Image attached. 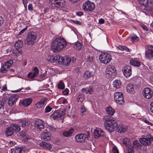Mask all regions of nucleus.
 I'll return each instance as SVG.
<instances>
[{"label": "nucleus", "instance_id": "0e129e2a", "mask_svg": "<svg viewBox=\"0 0 153 153\" xmlns=\"http://www.w3.org/2000/svg\"><path fill=\"white\" fill-rule=\"evenodd\" d=\"M144 122L148 125L150 126H152L153 125L151 123L149 122L148 120H144Z\"/></svg>", "mask_w": 153, "mask_h": 153}, {"label": "nucleus", "instance_id": "b1692460", "mask_svg": "<svg viewBox=\"0 0 153 153\" xmlns=\"http://www.w3.org/2000/svg\"><path fill=\"white\" fill-rule=\"evenodd\" d=\"M47 100V99L46 98H44L42 99L39 102L36 103V107L38 108H41L45 103Z\"/></svg>", "mask_w": 153, "mask_h": 153}, {"label": "nucleus", "instance_id": "09e8293b", "mask_svg": "<svg viewBox=\"0 0 153 153\" xmlns=\"http://www.w3.org/2000/svg\"><path fill=\"white\" fill-rule=\"evenodd\" d=\"M112 151L113 153H119L118 149L117 147L115 146L113 147Z\"/></svg>", "mask_w": 153, "mask_h": 153}, {"label": "nucleus", "instance_id": "c03bdc74", "mask_svg": "<svg viewBox=\"0 0 153 153\" xmlns=\"http://www.w3.org/2000/svg\"><path fill=\"white\" fill-rule=\"evenodd\" d=\"M131 41L132 42L138 40V37L135 34L131 35L130 36Z\"/></svg>", "mask_w": 153, "mask_h": 153}, {"label": "nucleus", "instance_id": "4be33fe9", "mask_svg": "<svg viewBox=\"0 0 153 153\" xmlns=\"http://www.w3.org/2000/svg\"><path fill=\"white\" fill-rule=\"evenodd\" d=\"M94 137L98 138L100 137L103 136L104 135V132L100 128H97L94 131Z\"/></svg>", "mask_w": 153, "mask_h": 153}, {"label": "nucleus", "instance_id": "c9c22d12", "mask_svg": "<svg viewBox=\"0 0 153 153\" xmlns=\"http://www.w3.org/2000/svg\"><path fill=\"white\" fill-rule=\"evenodd\" d=\"M82 91L85 92L86 94H91L93 92V88L91 87L86 88H82Z\"/></svg>", "mask_w": 153, "mask_h": 153}, {"label": "nucleus", "instance_id": "a19ab883", "mask_svg": "<svg viewBox=\"0 0 153 153\" xmlns=\"http://www.w3.org/2000/svg\"><path fill=\"white\" fill-rule=\"evenodd\" d=\"M78 101L82 102L84 100V95L83 94H79L77 97Z\"/></svg>", "mask_w": 153, "mask_h": 153}, {"label": "nucleus", "instance_id": "79ce46f5", "mask_svg": "<svg viewBox=\"0 0 153 153\" xmlns=\"http://www.w3.org/2000/svg\"><path fill=\"white\" fill-rule=\"evenodd\" d=\"M94 59V57L93 56H89L87 57V61L88 62L92 63L93 62V61Z\"/></svg>", "mask_w": 153, "mask_h": 153}, {"label": "nucleus", "instance_id": "7c9ffc66", "mask_svg": "<svg viewBox=\"0 0 153 153\" xmlns=\"http://www.w3.org/2000/svg\"><path fill=\"white\" fill-rule=\"evenodd\" d=\"M127 91L129 93H134V90L133 85L131 84H129L126 86Z\"/></svg>", "mask_w": 153, "mask_h": 153}, {"label": "nucleus", "instance_id": "052dcab7", "mask_svg": "<svg viewBox=\"0 0 153 153\" xmlns=\"http://www.w3.org/2000/svg\"><path fill=\"white\" fill-rule=\"evenodd\" d=\"M22 1L25 7H26L27 6V0H22Z\"/></svg>", "mask_w": 153, "mask_h": 153}, {"label": "nucleus", "instance_id": "9d476101", "mask_svg": "<svg viewBox=\"0 0 153 153\" xmlns=\"http://www.w3.org/2000/svg\"><path fill=\"white\" fill-rule=\"evenodd\" d=\"M104 125L105 129L110 133L114 132V128H117V121H116V123L114 124L104 123Z\"/></svg>", "mask_w": 153, "mask_h": 153}, {"label": "nucleus", "instance_id": "e433bc0d", "mask_svg": "<svg viewBox=\"0 0 153 153\" xmlns=\"http://www.w3.org/2000/svg\"><path fill=\"white\" fill-rule=\"evenodd\" d=\"M82 47V44L79 42H77L75 44L74 48L76 50H80L81 49Z\"/></svg>", "mask_w": 153, "mask_h": 153}, {"label": "nucleus", "instance_id": "393cba45", "mask_svg": "<svg viewBox=\"0 0 153 153\" xmlns=\"http://www.w3.org/2000/svg\"><path fill=\"white\" fill-rule=\"evenodd\" d=\"M145 56L147 59L153 60V51L147 50L145 53Z\"/></svg>", "mask_w": 153, "mask_h": 153}, {"label": "nucleus", "instance_id": "37998d69", "mask_svg": "<svg viewBox=\"0 0 153 153\" xmlns=\"http://www.w3.org/2000/svg\"><path fill=\"white\" fill-rule=\"evenodd\" d=\"M4 102L1 100H0V113H2L4 111Z\"/></svg>", "mask_w": 153, "mask_h": 153}, {"label": "nucleus", "instance_id": "473e14b6", "mask_svg": "<svg viewBox=\"0 0 153 153\" xmlns=\"http://www.w3.org/2000/svg\"><path fill=\"white\" fill-rule=\"evenodd\" d=\"M30 123V121L28 120H23L19 122V125L20 126L24 127L27 126Z\"/></svg>", "mask_w": 153, "mask_h": 153}, {"label": "nucleus", "instance_id": "72a5a7b5", "mask_svg": "<svg viewBox=\"0 0 153 153\" xmlns=\"http://www.w3.org/2000/svg\"><path fill=\"white\" fill-rule=\"evenodd\" d=\"M113 85L114 87L116 88H120L121 86V83L120 80L117 79L113 82Z\"/></svg>", "mask_w": 153, "mask_h": 153}, {"label": "nucleus", "instance_id": "e2e57ef3", "mask_svg": "<svg viewBox=\"0 0 153 153\" xmlns=\"http://www.w3.org/2000/svg\"><path fill=\"white\" fill-rule=\"evenodd\" d=\"M63 135L64 136H66V137H68V136L71 135L68 132V131H65V132H63Z\"/></svg>", "mask_w": 153, "mask_h": 153}, {"label": "nucleus", "instance_id": "9b49d317", "mask_svg": "<svg viewBox=\"0 0 153 153\" xmlns=\"http://www.w3.org/2000/svg\"><path fill=\"white\" fill-rule=\"evenodd\" d=\"M142 94L146 98L150 99L153 95V91L151 89L146 88L143 90Z\"/></svg>", "mask_w": 153, "mask_h": 153}, {"label": "nucleus", "instance_id": "6e6552de", "mask_svg": "<svg viewBox=\"0 0 153 153\" xmlns=\"http://www.w3.org/2000/svg\"><path fill=\"white\" fill-rule=\"evenodd\" d=\"M95 8V5L94 3L87 1L83 4L82 8L83 10L87 12H89L93 10Z\"/></svg>", "mask_w": 153, "mask_h": 153}, {"label": "nucleus", "instance_id": "a18cd8bd", "mask_svg": "<svg viewBox=\"0 0 153 153\" xmlns=\"http://www.w3.org/2000/svg\"><path fill=\"white\" fill-rule=\"evenodd\" d=\"M20 136L23 137H25L27 139H28L27 137V134L26 131L25 130H23L20 133Z\"/></svg>", "mask_w": 153, "mask_h": 153}, {"label": "nucleus", "instance_id": "2f4dec72", "mask_svg": "<svg viewBox=\"0 0 153 153\" xmlns=\"http://www.w3.org/2000/svg\"><path fill=\"white\" fill-rule=\"evenodd\" d=\"M39 145L43 147L44 148L48 149H50L52 147V145L50 143H46L43 141L40 143Z\"/></svg>", "mask_w": 153, "mask_h": 153}, {"label": "nucleus", "instance_id": "cd10ccee", "mask_svg": "<svg viewBox=\"0 0 153 153\" xmlns=\"http://www.w3.org/2000/svg\"><path fill=\"white\" fill-rule=\"evenodd\" d=\"M32 99L30 98H27L25 99L22 102V104L25 106L29 105L31 103Z\"/></svg>", "mask_w": 153, "mask_h": 153}, {"label": "nucleus", "instance_id": "603ef678", "mask_svg": "<svg viewBox=\"0 0 153 153\" xmlns=\"http://www.w3.org/2000/svg\"><path fill=\"white\" fill-rule=\"evenodd\" d=\"M140 25L141 27L144 30H145L146 31H148L149 30L148 28L145 25L142 24H140Z\"/></svg>", "mask_w": 153, "mask_h": 153}, {"label": "nucleus", "instance_id": "f03ea898", "mask_svg": "<svg viewBox=\"0 0 153 153\" xmlns=\"http://www.w3.org/2000/svg\"><path fill=\"white\" fill-rule=\"evenodd\" d=\"M38 34V33L33 31L29 32L27 36L25 44L27 45H33L36 41Z\"/></svg>", "mask_w": 153, "mask_h": 153}, {"label": "nucleus", "instance_id": "bf43d9fd", "mask_svg": "<svg viewBox=\"0 0 153 153\" xmlns=\"http://www.w3.org/2000/svg\"><path fill=\"white\" fill-rule=\"evenodd\" d=\"M72 21L73 22H74V23L78 25H80L81 24V23L80 22L78 21V20H72Z\"/></svg>", "mask_w": 153, "mask_h": 153}, {"label": "nucleus", "instance_id": "8fccbe9b", "mask_svg": "<svg viewBox=\"0 0 153 153\" xmlns=\"http://www.w3.org/2000/svg\"><path fill=\"white\" fill-rule=\"evenodd\" d=\"M8 70V69H7L6 68H5L4 66L3 65L0 69V71L3 73H5Z\"/></svg>", "mask_w": 153, "mask_h": 153}, {"label": "nucleus", "instance_id": "412c9836", "mask_svg": "<svg viewBox=\"0 0 153 153\" xmlns=\"http://www.w3.org/2000/svg\"><path fill=\"white\" fill-rule=\"evenodd\" d=\"M140 143L143 145L146 146H149L151 143L152 141L149 138H142L139 140Z\"/></svg>", "mask_w": 153, "mask_h": 153}, {"label": "nucleus", "instance_id": "f8f14e48", "mask_svg": "<svg viewBox=\"0 0 153 153\" xmlns=\"http://www.w3.org/2000/svg\"><path fill=\"white\" fill-rule=\"evenodd\" d=\"M70 58L67 56L63 57L59 55V58H58V62L59 64H64L67 65L71 62Z\"/></svg>", "mask_w": 153, "mask_h": 153}, {"label": "nucleus", "instance_id": "dca6fc26", "mask_svg": "<svg viewBox=\"0 0 153 153\" xmlns=\"http://www.w3.org/2000/svg\"><path fill=\"white\" fill-rule=\"evenodd\" d=\"M19 98V96L17 94L10 96L8 99L7 103L9 106H11L14 104Z\"/></svg>", "mask_w": 153, "mask_h": 153}, {"label": "nucleus", "instance_id": "4468645a", "mask_svg": "<svg viewBox=\"0 0 153 153\" xmlns=\"http://www.w3.org/2000/svg\"><path fill=\"white\" fill-rule=\"evenodd\" d=\"M87 138V136L85 134L81 133L76 135L75 137V139L76 142L82 143L84 142Z\"/></svg>", "mask_w": 153, "mask_h": 153}, {"label": "nucleus", "instance_id": "3c124183", "mask_svg": "<svg viewBox=\"0 0 153 153\" xmlns=\"http://www.w3.org/2000/svg\"><path fill=\"white\" fill-rule=\"evenodd\" d=\"M52 108L49 106H47L45 109V113H48L51 111Z\"/></svg>", "mask_w": 153, "mask_h": 153}, {"label": "nucleus", "instance_id": "13d9d810", "mask_svg": "<svg viewBox=\"0 0 153 153\" xmlns=\"http://www.w3.org/2000/svg\"><path fill=\"white\" fill-rule=\"evenodd\" d=\"M148 50L150 51H153V45H149L147 46Z\"/></svg>", "mask_w": 153, "mask_h": 153}, {"label": "nucleus", "instance_id": "0eeeda50", "mask_svg": "<svg viewBox=\"0 0 153 153\" xmlns=\"http://www.w3.org/2000/svg\"><path fill=\"white\" fill-rule=\"evenodd\" d=\"M99 59L101 62L107 64L111 61V56L109 53H103L100 55Z\"/></svg>", "mask_w": 153, "mask_h": 153}, {"label": "nucleus", "instance_id": "6ab92c4d", "mask_svg": "<svg viewBox=\"0 0 153 153\" xmlns=\"http://www.w3.org/2000/svg\"><path fill=\"white\" fill-rule=\"evenodd\" d=\"M33 73L29 72L28 74V77L29 78L33 79L35 78L39 73V70L37 67H35L33 70Z\"/></svg>", "mask_w": 153, "mask_h": 153}, {"label": "nucleus", "instance_id": "aec40b11", "mask_svg": "<svg viewBox=\"0 0 153 153\" xmlns=\"http://www.w3.org/2000/svg\"><path fill=\"white\" fill-rule=\"evenodd\" d=\"M59 58V55H56L55 56H48L46 58V60L51 63H56L58 62V58Z\"/></svg>", "mask_w": 153, "mask_h": 153}, {"label": "nucleus", "instance_id": "5fc2aeb1", "mask_svg": "<svg viewBox=\"0 0 153 153\" xmlns=\"http://www.w3.org/2000/svg\"><path fill=\"white\" fill-rule=\"evenodd\" d=\"M5 67V68H6L7 69L9 70L10 67V65L7 62L5 63L3 65Z\"/></svg>", "mask_w": 153, "mask_h": 153}, {"label": "nucleus", "instance_id": "c85d7f7f", "mask_svg": "<svg viewBox=\"0 0 153 153\" xmlns=\"http://www.w3.org/2000/svg\"><path fill=\"white\" fill-rule=\"evenodd\" d=\"M105 111L106 113L110 116H112L115 112L114 110L110 106L107 107Z\"/></svg>", "mask_w": 153, "mask_h": 153}, {"label": "nucleus", "instance_id": "ddd939ff", "mask_svg": "<svg viewBox=\"0 0 153 153\" xmlns=\"http://www.w3.org/2000/svg\"><path fill=\"white\" fill-rule=\"evenodd\" d=\"M65 114L64 112H59L56 111L53 112L51 115V117H52L54 120H59L62 119L64 117Z\"/></svg>", "mask_w": 153, "mask_h": 153}, {"label": "nucleus", "instance_id": "de8ad7c7", "mask_svg": "<svg viewBox=\"0 0 153 153\" xmlns=\"http://www.w3.org/2000/svg\"><path fill=\"white\" fill-rule=\"evenodd\" d=\"M49 130L53 132H55L56 131V128L53 126H50L49 127Z\"/></svg>", "mask_w": 153, "mask_h": 153}, {"label": "nucleus", "instance_id": "f704fd0d", "mask_svg": "<svg viewBox=\"0 0 153 153\" xmlns=\"http://www.w3.org/2000/svg\"><path fill=\"white\" fill-rule=\"evenodd\" d=\"M22 151V148L17 147L12 149L11 150V153H21Z\"/></svg>", "mask_w": 153, "mask_h": 153}, {"label": "nucleus", "instance_id": "f257e3e1", "mask_svg": "<svg viewBox=\"0 0 153 153\" xmlns=\"http://www.w3.org/2000/svg\"><path fill=\"white\" fill-rule=\"evenodd\" d=\"M66 41L63 38H56L53 42L51 46L52 51L54 52L60 51L66 45Z\"/></svg>", "mask_w": 153, "mask_h": 153}, {"label": "nucleus", "instance_id": "4d7b16f0", "mask_svg": "<svg viewBox=\"0 0 153 153\" xmlns=\"http://www.w3.org/2000/svg\"><path fill=\"white\" fill-rule=\"evenodd\" d=\"M69 90L68 88H66L64 91H63L62 93L65 95H67L68 94Z\"/></svg>", "mask_w": 153, "mask_h": 153}, {"label": "nucleus", "instance_id": "774afa93", "mask_svg": "<svg viewBox=\"0 0 153 153\" xmlns=\"http://www.w3.org/2000/svg\"><path fill=\"white\" fill-rule=\"evenodd\" d=\"M134 151L132 148H130L128 149L127 153H134Z\"/></svg>", "mask_w": 153, "mask_h": 153}, {"label": "nucleus", "instance_id": "49530a36", "mask_svg": "<svg viewBox=\"0 0 153 153\" xmlns=\"http://www.w3.org/2000/svg\"><path fill=\"white\" fill-rule=\"evenodd\" d=\"M58 87L59 89H63L64 88V84L62 81H60L58 85Z\"/></svg>", "mask_w": 153, "mask_h": 153}, {"label": "nucleus", "instance_id": "39448f33", "mask_svg": "<svg viewBox=\"0 0 153 153\" xmlns=\"http://www.w3.org/2000/svg\"><path fill=\"white\" fill-rule=\"evenodd\" d=\"M51 4L54 5L56 10H61L65 4L64 0H49Z\"/></svg>", "mask_w": 153, "mask_h": 153}, {"label": "nucleus", "instance_id": "6e6d98bb", "mask_svg": "<svg viewBox=\"0 0 153 153\" xmlns=\"http://www.w3.org/2000/svg\"><path fill=\"white\" fill-rule=\"evenodd\" d=\"M28 27L26 26L25 27L22 29V30H21L20 32L19 33V35H21L23 33H24V32L26 30L27 28Z\"/></svg>", "mask_w": 153, "mask_h": 153}, {"label": "nucleus", "instance_id": "7ed1b4c3", "mask_svg": "<svg viewBox=\"0 0 153 153\" xmlns=\"http://www.w3.org/2000/svg\"><path fill=\"white\" fill-rule=\"evenodd\" d=\"M20 130V128L17 125L15 124H12L10 127L7 128L5 134L7 136H10L15 132H18Z\"/></svg>", "mask_w": 153, "mask_h": 153}, {"label": "nucleus", "instance_id": "58836bf2", "mask_svg": "<svg viewBox=\"0 0 153 153\" xmlns=\"http://www.w3.org/2000/svg\"><path fill=\"white\" fill-rule=\"evenodd\" d=\"M23 45V42L20 40L16 41L14 45V46L16 48H19L22 47Z\"/></svg>", "mask_w": 153, "mask_h": 153}, {"label": "nucleus", "instance_id": "bb28decb", "mask_svg": "<svg viewBox=\"0 0 153 153\" xmlns=\"http://www.w3.org/2000/svg\"><path fill=\"white\" fill-rule=\"evenodd\" d=\"M94 74V73L92 71H85L84 74V77L85 79H87L93 76Z\"/></svg>", "mask_w": 153, "mask_h": 153}, {"label": "nucleus", "instance_id": "a878e982", "mask_svg": "<svg viewBox=\"0 0 153 153\" xmlns=\"http://www.w3.org/2000/svg\"><path fill=\"white\" fill-rule=\"evenodd\" d=\"M104 123H111L112 124H114L116 123V121L115 120L113 119V118L111 117L108 116L107 115L105 116H104Z\"/></svg>", "mask_w": 153, "mask_h": 153}, {"label": "nucleus", "instance_id": "1a4fd4ad", "mask_svg": "<svg viewBox=\"0 0 153 153\" xmlns=\"http://www.w3.org/2000/svg\"><path fill=\"white\" fill-rule=\"evenodd\" d=\"M114 98L115 100L119 104H122L124 103V99L122 93L119 92L115 93Z\"/></svg>", "mask_w": 153, "mask_h": 153}, {"label": "nucleus", "instance_id": "a211bd4d", "mask_svg": "<svg viewBox=\"0 0 153 153\" xmlns=\"http://www.w3.org/2000/svg\"><path fill=\"white\" fill-rule=\"evenodd\" d=\"M34 125L35 127L40 131L43 129L45 126L43 121L40 119L36 120L35 121Z\"/></svg>", "mask_w": 153, "mask_h": 153}, {"label": "nucleus", "instance_id": "2eb2a0df", "mask_svg": "<svg viewBox=\"0 0 153 153\" xmlns=\"http://www.w3.org/2000/svg\"><path fill=\"white\" fill-rule=\"evenodd\" d=\"M122 71L125 77L126 78L128 77L131 74V67L130 66L126 65L123 68Z\"/></svg>", "mask_w": 153, "mask_h": 153}, {"label": "nucleus", "instance_id": "680f3d73", "mask_svg": "<svg viewBox=\"0 0 153 153\" xmlns=\"http://www.w3.org/2000/svg\"><path fill=\"white\" fill-rule=\"evenodd\" d=\"M147 137H146L147 138H149L150 140H151L152 141V140L153 138V137L150 134H148L147 135Z\"/></svg>", "mask_w": 153, "mask_h": 153}, {"label": "nucleus", "instance_id": "423d86ee", "mask_svg": "<svg viewBox=\"0 0 153 153\" xmlns=\"http://www.w3.org/2000/svg\"><path fill=\"white\" fill-rule=\"evenodd\" d=\"M141 6L143 9L153 13V2L151 0H146Z\"/></svg>", "mask_w": 153, "mask_h": 153}, {"label": "nucleus", "instance_id": "c756f323", "mask_svg": "<svg viewBox=\"0 0 153 153\" xmlns=\"http://www.w3.org/2000/svg\"><path fill=\"white\" fill-rule=\"evenodd\" d=\"M130 63L131 65L135 66L140 67L141 65L140 62L136 59H131L130 60Z\"/></svg>", "mask_w": 153, "mask_h": 153}, {"label": "nucleus", "instance_id": "f3484780", "mask_svg": "<svg viewBox=\"0 0 153 153\" xmlns=\"http://www.w3.org/2000/svg\"><path fill=\"white\" fill-rule=\"evenodd\" d=\"M41 137L42 139L45 140H49L51 138V134L47 129H45L42 133Z\"/></svg>", "mask_w": 153, "mask_h": 153}, {"label": "nucleus", "instance_id": "ea45409f", "mask_svg": "<svg viewBox=\"0 0 153 153\" xmlns=\"http://www.w3.org/2000/svg\"><path fill=\"white\" fill-rule=\"evenodd\" d=\"M133 145L134 148H138L140 147L141 145L139 141L137 140H135L133 142Z\"/></svg>", "mask_w": 153, "mask_h": 153}, {"label": "nucleus", "instance_id": "20e7f679", "mask_svg": "<svg viewBox=\"0 0 153 153\" xmlns=\"http://www.w3.org/2000/svg\"><path fill=\"white\" fill-rule=\"evenodd\" d=\"M116 74V70L114 66L109 65L107 67L105 75L107 78H111L112 76H115Z\"/></svg>", "mask_w": 153, "mask_h": 153}, {"label": "nucleus", "instance_id": "69168bd1", "mask_svg": "<svg viewBox=\"0 0 153 153\" xmlns=\"http://www.w3.org/2000/svg\"><path fill=\"white\" fill-rule=\"evenodd\" d=\"M117 48L121 51H123L124 50L125 47L124 46H119L117 47Z\"/></svg>", "mask_w": 153, "mask_h": 153}, {"label": "nucleus", "instance_id": "338daca9", "mask_svg": "<svg viewBox=\"0 0 153 153\" xmlns=\"http://www.w3.org/2000/svg\"><path fill=\"white\" fill-rule=\"evenodd\" d=\"M150 110L153 113V102H152L150 104Z\"/></svg>", "mask_w": 153, "mask_h": 153}, {"label": "nucleus", "instance_id": "5701e85b", "mask_svg": "<svg viewBox=\"0 0 153 153\" xmlns=\"http://www.w3.org/2000/svg\"><path fill=\"white\" fill-rule=\"evenodd\" d=\"M117 131L120 133H123L127 131V127L124 125H119L117 124V127L116 128Z\"/></svg>", "mask_w": 153, "mask_h": 153}, {"label": "nucleus", "instance_id": "864d4df0", "mask_svg": "<svg viewBox=\"0 0 153 153\" xmlns=\"http://www.w3.org/2000/svg\"><path fill=\"white\" fill-rule=\"evenodd\" d=\"M86 111V108L84 106H81V108L80 109V113L82 114H83L84 113V112Z\"/></svg>", "mask_w": 153, "mask_h": 153}, {"label": "nucleus", "instance_id": "4c0bfd02", "mask_svg": "<svg viewBox=\"0 0 153 153\" xmlns=\"http://www.w3.org/2000/svg\"><path fill=\"white\" fill-rule=\"evenodd\" d=\"M13 52L14 54V55L16 56H19L21 55L22 52L20 50L16 48L13 51Z\"/></svg>", "mask_w": 153, "mask_h": 153}]
</instances>
